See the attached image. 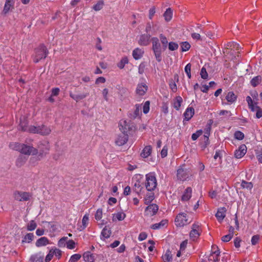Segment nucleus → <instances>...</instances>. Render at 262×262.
<instances>
[{
	"mask_svg": "<svg viewBox=\"0 0 262 262\" xmlns=\"http://www.w3.org/2000/svg\"><path fill=\"white\" fill-rule=\"evenodd\" d=\"M247 147L245 144L241 145L238 149L236 150L234 152V156L236 158H241L246 153Z\"/></svg>",
	"mask_w": 262,
	"mask_h": 262,
	"instance_id": "nucleus-14",
	"label": "nucleus"
},
{
	"mask_svg": "<svg viewBox=\"0 0 262 262\" xmlns=\"http://www.w3.org/2000/svg\"><path fill=\"white\" fill-rule=\"evenodd\" d=\"M234 135L235 138L239 140H241L244 138V134L240 131H236Z\"/></svg>",
	"mask_w": 262,
	"mask_h": 262,
	"instance_id": "nucleus-52",
	"label": "nucleus"
},
{
	"mask_svg": "<svg viewBox=\"0 0 262 262\" xmlns=\"http://www.w3.org/2000/svg\"><path fill=\"white\" fill-rule=\"evenodd\" d=\"M200 235V233L199 232V230H191V231L190 232V237L191 238H198Z\"/></svg>",
	"mask_w": 262,
	"mask_h": 262,
	"instance_id": "nucleus-50",
	"label": "nucleus"
},
{
	"mask_svg": "<svg viewBox=\"0 0 262 262\" xmlns=\"http://www.w3.org/2000/svg\"><path fill=\"white\" fill-rule=\"evenodd\" d=\"M68 240L67 237H63L60 238L58 242V246L61 248L64 247L67 245Z\"/></svg>",
	"mask_w": 262,
	"mask_h": 262,
	"instance_id": "nucleus-42",
	"label": "nucleus"
},
{
	"mask_svg": "<svg viewBox=\"0 0 262 262\" xmlns=\"http://www.w3.org/2000/svg\"><path fill=\"white\" fill-rule=\"evenodd\" d=\"M256 117L258 119L262 117V109L260 107H256Z\"/></svg>",
	"mask_w": 262,
	"mask_h": 262,
	"instance_id": "nucleus-61",
	"label": "nucleus"
},
{
	"mask_svg": "<svg viewBox=\"0 0 262 262\" xmlns=\"http://www.w3.org/2000/svg\"><path fill=\"white\" fill-rule=\"evenodd\" d=\"M88 96L87 94H74L72 93H70V96L74 100L79 101L85 98Z\"/></svg>",
	"mask_w": 262,
	"mask_h": 262,
	"instance_id": "nucleus-31",
	"label": "nucleus"
},
{
	"mask_svg": "<svg viewBox=\"0 0 262 262\" xmlns=\"http://www.w3.org/2000/svg\"><path fill=\"white\" fill-rule=\"evenodd\" d=\"M200 75L201 76V78H203V79H207L208 78V75L206 71V69L204 67H203L201 69L200 72Z\"/></svg>",
	"mask_w": 262,
	"mask_h": 262,
	"instance_id": "nucleus-49",
	"label": "nucleus"
},
{
	"mask_svg": "<svg viewBox=\"0 0 262 262\" xmlns=\"http://www.w3.org/2000/svg\"><path fill=\"white\" fill-rule=\"evenodd\" d=\"M36 223L34 221L32 220L29 222V223H28L27 225V230L28 231H33L36 228Z\"/></svg>",
	"mask_w": 262,
	"mask_h": 262,
	"instance_id": "nucleus-43",
	"label": "nucleus"
},
{
	"mask_svg": "<svg viewBox=\"0 0 262 262\" xmlns=\"http://www.w3.org/2000/svg\"><path fill=\"white\" fill-rule=\"evenodd\" d=\"M226 211V209L225 207H222L218 209L216 213L215 214V216L219 222L223 221L225 217Z\"/></svg>",
	"mask_w": 262,
	"mask_h": 262,
	"instance_id": "nucleus-20",
	"label": "nucleus"
},
{
	"mask_svg": "<svg viewBox=\"0 0 262 262\" xmlns=\"http://www.w3.org/2000/svg\"><path fill=\"white\" fill-rule=\"evenodd\" d=\"M150 37V35L149 34L142 35L140 37L139 43L142 46L147 45L149 42Z\"/></svg>",
	"mask_w": 262,
	"mask_h": 262,
	"instance_id": "nucleus-21",
	"label": "nucleus"
},
{
	"mask_svg": "<svg viewBox=\"0 0 262 262\" xmlns=\"http://www.w3.org/2000/svg\"><path fill=\"white\" fill-rule=\"evenodd\" d=\"M183 101L182 98L181 96H177L173 100V107L176 110H179L180 106L181 105V103Z\"/></svg>",
	"mask_w": 262,
	"mask_h": 262,
	"instance_id": "nucleus-29",
	"label": "nucleus"
},
{
	"mask_svg": "<svg viewBox=\"0 0 262 262\" xmlns=\"http://www.w3.org/2000/svg\"><path fill=\"white\" fill-rule=\"evenodd\" d=\"M38 148L41 151V152H40L37 157L38 158V160H40V158H42L43 155L46 153V151H48L49 149V145L48 142L44 141L43 142L40 143L38 146Z\"/></svg>",
	"mask_w": 262,
	"mask_h": 262,
	"instance_id": "nucleus-12",
	"label": "nucleus"
},
{
	"mask_svg": "<svg viewBox=\"0 0 262 262\" xmlns=\"http://www.w3.org/2000/svg\"><path fill=\"white\" fill-rule=\"evenodd\" d=\"M83 257L85 262H94L95 259V254L91 253L90 252L84 253Z\"/></svg>",
	"mask_w": 262,
	"mask_h": 262,
	"instance_id": "nucleus-27",
	"label": "nucleus"
},
{
	"mask_svg": "<svg viewBox=\"0 0 262 262\" xmlns=\"http://www.w3.org/2000/svg\"><path fill=\"white\" fill-rule=\"evenodd\" d=\"M232 235H231V234H227L226 235L223 236L222 237V241L224 242H227L231 240V239L232 238Z\"/></svg>",
	"mask_w": 262,
	"mask_h": 262,
	"instance_id": "nucleus-60",
	"label": "nucleus"
},
{
	"mask_svg": "<svg viewBox=\"0 0 262 262\" xmlns=\"http://www.w3.org/2000/svg\"><path fill=\"white\" fill-rule=\"evenodd\" d=\"M157 180L154 173H149L146 174V181L144 186L148 191H153L157 186Z\"/></svg>",
	"mask_w": 262,
	"mask_h": 262,
	"instance_id": "nucleus-4",
	"label": "nucleus"
},
{
	"mask_svg": "<svg viewBox=\"0 0 262 262\" xmlns=\"http://www.w3.org/2000/svg\"><path fill=\"white\" fill-rule=\"evenodd\" d=\"M89 214H85L83 216L82 220V227L81 230H83L86 227V226L88 224V223H89Z\"/></svg>",
	"mask_w": 262,
	"mask_h": 262,
	"instance_id": "nucleus-41",
	"label": "nucleus"
},
{
	"mask_svg": "<svg viewBox=\"0 0 262 262\" xmlns=\"http://www.w3.org/2000/svg\"><path fill=\"white\" fill-rule=\"evenodd\" d=\"M51 250L54 255H55L57 258L59 259L61 256V251L55 247L52 248Z\"/></svg>",
	"mask_w": 262,
	"mask_h": 262,
	"instance_id": "nucleus-46",
	"label": "nucleus"
},
{
	"mask_svg": "<svg viewBox=\"0 0 262 262\" xmlns=\"http://www.w3.org/2000/svg\"><path fill=\"white\" fill-rule=\"evenodd\" d=\"M151 150H152V148H151V146H150V145L146 146L142 150V151L141 153V156L142 158H144L148 157L151 154Z\"/></svg>",
	"mask_w": 262,
	"mask_h": 262,
	"instance_id": "nucleus-28",
	"label": "nucleus"
},
{
	"mask_svg": "<svg viewBox=\"0 0 262 262\" xmlns=\"http://www.w3.org/2000/svg\"><path fill=\"white\" fill-rule=\"evenodd\" d=\"M259 239V235H255L252 236L251 239V244L252 245H255Z\"/></svg>",
	"mask_w": 262,
	"mask_h": 262,
	"instance_id": "nucleus-58",
	"label": "nucleus"
},
{
	"mask_svg": "<svg viewBox=\"0 0 262 262\" xmlns=\"http://www.w3.org/2000/svg\"><path fill=\"white\" fill-rule=\"evenodd\" d=\"M154 199V194L151 191H148L144 198L145 204L150 203Z\"/></svg>",
	"mask_w": 262,
	"mask_h": 262,
	"instance_id": "nucleus-34",
	"label": "nucleus"
},
{
	"mask_svg": "<svg viewBox=\"0 0 262 262\" xmlns=\"http://www.w3.org/2000/svg\"><path fill=\"white\" fill-rule=\"evenodd\" d=\"M136 108L134 112H130L129 114V116L131 119H135L137 117H139L141 114V106L140 104H136Z\"/></svg>",
	"mask_w": 262,
	"mask_h": 262,
	"instance_id": "nucleus-17",
	"label": "nucleus"
},
{
	"mask_svg": "<svg viewBox=\"0 0 262 262\" xmlns=\"http://www.w3.org/2000/svg\"><path fill=\"white\" fill-rule=\"evenodd\" d=\"M152 49L155 53L156 59L158 61L162 60L161 53V47L159 39L157 38L154 37L152 38Z\"/></svg>",
	"mask_w": 262,
	"mask_h": 262,
	"instance_id": "nucleus-6",
	"label": "nucleus"
},
{
	"mask_svg": "<svg viewBox=\"0 0 262 262\" xmlns=\"http://www.w3.org/2000/svg\"><path fill=\"white\" fill-rule=\"evenodd\" d=\"M128 140V135L121 132L119 134L115 140L116 144L118 146H122L125 144Z\"/></svg>",
	"mask_w": 262,
	"mask_h": 262,
	"instance_id": "nucleus-9",
	"label": "nucleus"
},
{
	"mask_svg": "<svg viewBox=\"0 0 262 262\" xmlns=\"http://www.w3.org/2000/svg\"><path fill=\"white\" fill-rule=\"evenodd\" d=\"M10 147L15 150H17L25 155H35L37 154V150L33 147L27 145L25 144L19 143H11L9 145Z\"/></svg>",
	"mask_w": 262,
	"mask_h": 262,
	"instance_id": "nucleus-2",
	"label": "nucleus"
},
{
	"mask_svg": "<svg viewBox=\"0 0 262 262\" xmlns=\"http://www.w3.org/2000/svg\"><path fill=\"white\" fill-rule=\"evenodd\" d=\"M241 239L239 237H236L234 240V245L236 248H239L240 247V242Z\"/></svg>",
	"mask_w": 262,
	"mask_h": 262,
	"instance_id": "nucleus-64",
	"label": "nucleus"
},
{
	"mask_svg": "<svg viewBox=\"0 0 262 262\" xmlns=\"http://www.w3.org/2000/svg\"><path fill=\"white\" fill-rule=\"evenodd\" d=\"M180 46H181V51L182 52H186V51H188L191 47L189 43L187 41H184V42H181Z\"/></svg>",
	"mask_w": 262,
	"mask_h": 262,
	"instance_id": "nucleus-38",
	"label": "nucleus"
},
{
	"mask_svg": "<svg viewBox=\"0 0 262 262\" xmlns=\"http://www.w3.org/2000/svg\"><path fill=\"white\" fill-rule=\"evenodd\" d=\"M163 220H162L160 223L153 224L151 226V228L153 229H158L160 227L164 226Z\"/></svg>",
	"mask_w": 262,
	"mask_h": 262,
	"instance_id": "nucleus-59",
	"label": "nucleus"
},
{
	"mask_svg": "<svg viewBox=\"0 0 262 262\" xmlns=\"http://www.w3.org/2000/svg\"><path fill=\"white\" fill-rule=\"evenodd\" d=\"M34 237V235L33 233H27L23 237L22 242L29 243L33 241Z\"/></svg>",
	"mask_w": 262,
	"mask_h": 262,
	"instance_id": "nucleus-36",
	"label": "nucleus"
},
{
	"mask_svg": "<svg viewBox=\"0 0 262 262\" xmlns=\"http://www.w3.org/2000/svg\"><path fill=\"white\" fill-rule=\"evenodd\" d=\"M194 113V110L193 107H188L184 113V120L189 121L193 116Z\"/></svg>",
	"mask_w": 262,
	"mask_h": 262,
	"instance_id": "nucleus-23",
	"label": "nucleus"
},
{
	"mask_svg": "<svg viewBox=\"0 0 262 262\" xmlns=\"http://www.w3.org/2000/svg\"><path fill=\"white\" fill-rule=\"evenodd\" d=\"M175 80L177 81H178L179 80V76L178 74H175L174 75V80L171 79L169 82V88L173 92H176L177 91V86L174 81Z\"/></svg>",
	"mask_w": 262,
	"mask_h": 262,
	"instance_id": "nucleus-25",
	"label": "nucleus"
},
{
	"mask_svg": "<svg viewBox=\"0 0 262 262\" xmlns=\"http://www.w3.org/2000/svg\"><path fill=\"white\" fill-rule=\"evenodd\" d=\"M111 232L110 229L104 227L101 233L100 238L103 240L110 237Z\"/></svg>",
	"mask_w": 262,
	"mask_h": 262,
	"instance_id": "nucleus-32",
	"label": "nucleus"
},
{
	"mask_svg": "<svg viewBox=\"0 0 262 262\" xmlns=\"http://www.w3.org/2000/svg\"><path fill=\"white\" fill-rule=\"evenodd\" d=\"M119 129L124 134H128L135 129L134 125L130 121L122 119L120 121L119 124Z\"/></svg>",
	"mask_w": 262,
	"mask_h": 262,
	"instance_id": "nucleus-5",
	"label": "nucleus"
},
{
	"mask_svg": "<svg viewBox=\"0 0 262 262\" xmlns=\"http://www.w3.org/2000/svg\"><path fill=\"white\" fill-rule=\"evenodd\" d=\"M148 87L144 82H141L137 85L136 88V94L139 96L144 95L147 91Z\"/></svg>",
	"mask_w": 262,
	"mask_h": 262,
	"instance_id": "nucleus-10",
	"label": "nucleus"
},
{
	"mask_svg": "<svg viewBox=\"0 0 262 262\" xmlns=\"http://www.w3.org/2000/svg\"><path fill=\"white\" fill-rule=\"evenodd\" d=\"M202 133L203 132L202 130H199L196 133H193L191 136L192 140H196L202 134Z\"/></svg>",
	"mask_w": 262,
	"mask_h": 262,
	"instance_id": "nucleus-56",
	"label": "nucleus"
},
{
	"mask_svg": "<svg viewBox=\"0 0 262 262\" xmlns=\"http://www.w3.org/2000/svg\"><path fill=\"white\" fill-rule=\"evenodd\" d=\"M192 193V189L190 187H187L184 193L182 196V200L183 201H188L191 198Z\"/></svg>",
	"mask_w": 262,
	"mask_h": 262,
	"instance_id": "nucleus-30",
	"label": "nucleus"
},
{
	"mask_svg": "<svg viewBox=\"0 0 262 262\" xmlns=\"http://www.w3.org/2000/svg\"><path fill=\"white\" fill-rule=\"evenodd\" d=\"M13 195L15 200L18 201H27L31 197L30 193L19 191H15Z\"/></svg>",
	"mask_w": 262,
	"mask_h": 262,
	"instance_id": "nucleus-7",
	"label": "nucleus"
},
{
	"mask_svg": "<svg viewBox=\"0 0 262 262\" xmlns=\"http://www.w3.org/2000/svg\"><path fill=\"white\" fill-rule=\"evenodd\" d=\"M67 247L69 249H73L75 247V243L73 240H69L67 242Z\"/></svg>",
	"mask_w": 262,
	"mask_h": 262,
	"instance_id": "nucleus-55",
	"label": "nucleus"
},
{
	"mask_svg": "<svg viewBox=\"0 0 262 262\" xmlns=\"http://www.w3.org/2000/svg\"><path fill=\"white\" fill-rule=\"evenodd\" d=\"M175 222L177 226H183L188 224L186 214L184 213H179L175 219Z\"/></svg>",
	"mask_w": 262,
	"mask_h": 262,
	"instance_id": "nucleus-8",
	"label": "nucleus"
},
{
	"mask_svg": "<svg viewBox=\"0 0 262 262\" xmlns=\"http://www.w3.org/2000/svg\"><path fill=\"white\" fill-rule=\"evenodd\" d=\"M20 127L23 131L28 132L33 134H39L43 136L50 134L51 132L50 128L45 125L37 126L34 125L26 126L24 125L22 122H20Z\"/></svg>",
	"mask_w": 262,
	"mask_h": 262,
	"instance_id": "nucleus-1",
	"label": "nucleus"
},
{
	"mask_svg": "<svg viewBox=\"0 0 262 262\" xmlns=\"http://www.w3.org/2000/svg\"><path fill=\"white\" fill-rule=\"evenodd\" d=\"M81 256L79 254H75L72 255L69 260V262H77L78 260H79L81 258Z\"/></svg>",
	"mask_w": 262,
	"mask_h": 262,
	"instance_id": "nucleus-47",
	"label": "nucleus"
},
{
	"mask_svg": "<svg viewBox=\"0 0 262 262\" xmlns=\"http://www.w3.org/2000/svg\"><path fill=\"white\" fill-rule=\"evenodd\" d=\"M241 186L243 188H247L250 190L253 187V184L251 182H248L243 180L242 182Z\"/></svg>",
	"mask_w": 262,
	"mask_h": 262,
	"instance_id": "nucleus-44",
	"label": "nucleus"
},
{
	"mask_svg": "<svg viewBox=\"0 0 262 262\" xmlns=\"http://www.w3.org/2000/svg\"><path fill=\"white\" fill-rule=\"evenodd\" d=\"M49 244V240L46 237H41L38 239L35 243L37 247L45 246Z\"/></svg>",
	"mask_w": 262,
	"mask_h": 262,
	"instance_id": "nucleus-24",
	"label": "nucleus"
},
{
	"mask_svg": "<svg viewBox=\"0 0 262 262\" xmlns=\"http://www.w3.org/2000/svg\"><path fill=\"white\" fill-rule=\"evenodd\" d=\"M215 247L217 248V250L216 251H213V252H212L211 253V255L210 256V257L211 256V255L212 254H216V257L213 259V261L214 262H218L219 261V256L220 254V250L219 249L218 247L216 245H213L212 246V249H214Z\"/></svg>",
	"mask_w": 262,
	"mask_h": 262,
	"instance_id": "nucleus-39",
	"label": "nucleus"
},
{
	"mask_svg": "<svg viewBox=\"0 0 262 262\" xmlns=\"http://www.w3.org/2000/svg\"><path fill=\"white\" fill-rule=\"evenodd\" d=\"M143 53V50L137 48L133 50V56L136 60H138L142 57Z\"/></svg>",
	"mask_w": 262,
	"mask_h": 262,
	"instance_id": "nucleus-26",
	"label": "nucleus"
},
{
	"mask_svg": "<svg viewBox=\"0 0 262 262\" xmlns=\"http://www.w3.org/2000/svg\"><path fill=\"white\" fill-rule=\"evenodd\" d=\"M14 2L13 0H6L3 10V12L5 14H7L9 12L12 11L14 8Z\"/></svg>",
	"mask_w": 262,
	"mask_h": 262,
	"instance_id": "nucleus-16",
	"label": "nucleus"
},
{
	"mask_svg": "<svg viewBox=\"0 0 262 262\" xmlns=\"http://www.w3.org/2000/svg\"><path fill=\"white\" fill-rule=\"evenodd\" d=\"M54 254L51 249L50 250L48 254L47 255L45 261V262H49L53 258Z\"/></svg>",
	"mask_w": 262,
	"mask_h": 262,
	"instance_id": "nucleus-57",
	"label": "nucleus"
},
{
	"mask_svg": "<svg viewBox=\"0 0 262 262\" xmlns=\"http://www.w3.org/2000/svg\"><path fill=\"white\" fill-rule=\"evenodd\" d=\"M173 15V10L168 7L165 10V21L166 22H169L171 20Z\"/></svg>",
	"mask_w": 262,
	"mask_h": 262,
	"instance_id": "nucleus-22",
	"label": "nucleus"
},
{
	"mask_svg": "<svg viewBox=\"0 0 262 262\" xmlns=\"http://www.w3.org/2000/svg\"><path fill=\"white\" fill-rule=\"evenodd\" d=\"M147 234L145 232H141L140 233L138 236V240L139 241H142L147 238Z\"/></svg>",
	"mask_w": 262,
	"mask_h": 262,
	"instance_id": "nucleus-62",
	"label": "nucleus"
},
{
	"mask_svg": "<svg viewBox=\"0 0 262 262\" xmlns=\"http://www.w3.org/2000/svg\"><path fill=\"white\" fill-rule=\"evenodd\" d=\"M144 189V187L142 186V183L139 180L134 179V189L137 193L141 194L142 193V190Z\"/></svg>",
	"mask_w": 262,
	"mask_h": 262,
	"instance_id": "nucleus-18",
	"label": "nucleus"
},
{
	"mask_svg": "<svg viewBox=\"0 0 262 262\" xmlns=\"http://www.w3.org/2000/svg\"><path fill=\"white\" fill-rule=\"evenodd\" d=\"M48 54L46 47L41 45L36 48L34 51V54L33 55V61L35 63L38 62L42 59H45Z\"/></svg>",
	"mask_w": 262,
	"mask_h": 262,
	"instance_id": "nucleus-3",
	"label": "nucleus"
},
{
	"mask_svg": "<svg viewBox=\"0 0 262 262\" xmlns=\"http://www.w3.org/2000/svg\"><path fill=\"white\" fill-rule=\"evenodd\" d=\"M150 102L149 101H146L143 104V112L144 114H147L149 111L150 108Z\"/></svg>",
	"mask_w": 262,
	"mask_h": 262,
	"instance_id": "nucleus-48",
	"label": "nucleus"
},
{
	"mask_svg": "<svg viewBox=\"0 0 262 262\" xmlns=\"http://www.w3.org/2000/svg\"><path fill=\"white\" fill-rule=\"evenodd\" d=\"M177 177L181 181L186 180L189 177V173L183 168H179L177 170Z\"/></svg>",
	"mask_w": 262,
	"mask_h": 262,
	"instance_id": "nucleus-13",
	"label": "nucleus"
},
{
	"mask_svg": "<svg viewBox=\"0 0 262 262\" xmlns=\"http://www.w3.org/2000/svg\"><path fill=\"white\" fill-rule=\"evenodd\" d=\"M165 256H166V260L165 262H171L172 259V254H171L170 251L169 250H167L166 254H165Z\"/></svg>",
	"mask_w": 262,
	"mask_h": 262,
	"instance_id": "nucleus-54",
	"label": "nucleus"
},
{
	"mask_svg": "<svg viewBox=\"0 0 262 262\" xmlns=\"http://www.w3.org/2000/svg\"><path fill=\"white\" fill-rule=\"evenodd\" d=\"M102 93L103 97L104 99H105V100L108 101V98L107 96L108 93V89H103Z\"/></svg>",
	"mask_w": 262,
	"mask_h": 262,
	"instance_id": "nucleus-63",
	"label": "nucleus"
},
{
	"mask_svg": "<svg viewBox=\"0 0 262 262\" xmlns=\"http://www.w3.org/2000/svg\"><path fill=\"white\" fill-rule=\"evenodd\" d=\"M225 98L228 102L233 103L235 101L237 97L233 92H229L227 94Z\"/></svg>",
	"mask_w": 262,
	"mask_h": 262,
	"instance_id": "nucleus-33",
	"label": "nucleus"
},
{
	"mask_svg": "<svg viewBox=\"0 0 262 262\" xmlns=\"http://www.w3.org/2000/svg\"><path fill=\"white\" fill-rule=\"evenodd\" d=\"M128 60L127 57H123L121 60L118 63L117 67L120 69H122L124 68L125 64L128 63Z\"/></svg>",
	"mask_w": 262,
	"mask_h": 262,
	"instance_id": "nucleus-37",
	"label": "nucleus"
},
{
	"mask_svg": "<svg viewBox=\"0 0 262 262\" xmlns=\"http://www.w3.org/2000/svg\"><path fill=\"white\" fill-rule=\"evenodd\" d=\"M126 217V214L122 211H119L113 214L112 220L113 222L123 221Z\"/></svg>",
	"mask_w": 262,
	"mask_h": 262,
	"instance_id": "nucleus-19",
	"label": "nucleus"
},
{
	"mask_svg": "<svg viewBox=\"0 0 262 262\" xmlns=\"http://www.w3.org/2000/svg\"><path fill=\"white\" fill-rule=\"evenodd\" d=\"M102 210L101 209H98L95 214V219L99 221L102 219Z\"/></svg>",
	"mask_w": 262,
	"mask_h": 262,
	"instance_id": "nucleus-51",
	"label": "nucleus"
},
{
	"mask_svg": "<svg viewBox=\"0 0 262 262\" xmlns=\"http://www.w3.org/2000/svg\"><path fill=\"white\" fill-rule=\"evenodd\" d=\"M158 210V206L155 204H152L146 208L145 214L148 216H152L157 213Z\"/></svg>",
	"mask_w": 262,
	"mask_h": 262,
	"instance_id": "nucleus-11",
	"label": "nucleus"
},
{
	"mask_svg": "<svg viewBox=\"0 0 262 262\" xmlns=\"http://www.w3.org/2000/svg\"><path fill=\"white\" fill-rule=\"evenodd\" d=\"M44 254L41 252L32 255L29 259V262H43Z\"/></svg>",
	"mask_w": 262,
	"mask_h": 262,
	"instance_id": "nucleus-15",
	"label": "nucleus"
},
{
	"mask_svg": "<svg viewBox=\"0 0 262 262\" xmlns=\"http://www.w3.org/2000/svg\"><path fill=\"white\" fill-rule=\"evenodd\" d=\"M104 6V2L103 1H98L96 4L93 6V9L95 11H98L102 9Z\"/></svg>",
	"mask_w": 262,
	"mask_h": 262,
	"instance_id": "nucleus-40",
	"label": "nucleus"
},
{
	"mask_svg": "<svg viewBox=\"0 0 262 262\" xmlns=\"http://www.w3.org/2000/svg\"><path fill=\"white\" fill-rule=\"evenodd\" d=\"M168 48L170 51H175L178 49L179 45L177 43L171 41L169 42Z\"/></svg>",
	"mask_w": 262,
	"mask_h": 262,
	"instance_id": "nucleus-45",
	"label": "nucleus"
},
{
	"mask_svg": "<svg viewBox=\"0 0 262 262\" xmlns=\"http://www.w3.org/2000/svg\"><path fill=\"white\" fill-rule=\"evenodd\" d=\"M261 76L258 75L253 77L251 80L250 83L253 87H255L261 82Z\"/></svg>",
	"mask_w": 262,
	"mask_h": 262,
	"instance_id": "nucleus-35",
	"label": "nucleus"
},
{
	"mask_svg": "<svg viewBox=\"0 0 262 262\" xmlns=\"http://www.w3.org/2000/svg\"><path fill=\"white\" fill-rule=\"evenodd\" d=\"M185 72L186 73L188 77L190 78L191 77V64L190 63H188L185 67Z\"/></svg>",
	"mask_w": 262,
	"mask_h": 262,
	"instance_id": "nucleus-53",
	"label": "nucleus"
}]
</instances>
